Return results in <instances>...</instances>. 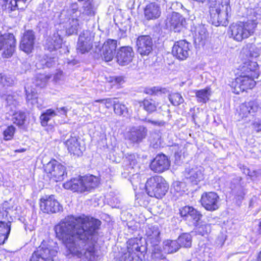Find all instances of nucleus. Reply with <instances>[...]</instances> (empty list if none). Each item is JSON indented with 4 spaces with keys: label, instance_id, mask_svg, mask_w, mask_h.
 I'll list each match as a JSON object with an SVG mask.
<instances>
[{
    "label": "nucleus",
    "instance_id": "9",
    "mask_svg": "<svg viewBox=\"0 0 261 261\" xmlns=\"http://www.w3.org/2000/svg\"><path fill=\"white\" fill-rule=\"evenodd\" d=\"M191 47L190 43L186 40H179L174 43L172 54L178 60H185L189 56Z\"/></svg>",
    "mask_w": 261,
    "mask_h": 261
},
{
    "label": "nucleus",
    "instance_id": "46",
    "mask_svg": "<svg viewBox=\"0 0 261 261\" xmlns=\"http://www.w3.org/2000/svg\"><path fill=\"white\" fill-rule=\"evenodd\" d=\"M15 130V127L13 125L8 126L3 132L4 139L6 141L11 140L13 137Z\"/></svg>",
    "mask_w": 261,
    "mask_h": 261
},
{
    "label": "nucleus",
    "instance_id": "6",
    "mask_svg": "<svg viewBox=\"0 0 261 261\" xmlns=\"http://www.w3.org/2000/svg\"><path fill=\"white\" fill-rule=\"evenodd\" d=\"M44 171L50 179L56 182L63 180L67 175L66 167L55 160L44 166Z\"/></svg>",
    "mask_w": 261,
    "mask_h": 261
},
{
    "label": "nucleus",
    "instance_id": "34",
    "mask_svg": "<svg viewBox=\"0 0 261 261\" xmlns=\"http://www.w3.org/2000/svg\"><path fill=\"white\" fill-rule=\"evenodd\" d=\"M24 89L27 103L32 106L37 103L38 95L36 90L33 89L30 90L29 88L27 89L26 87Z\"/></svg>",
    "mask_w": 261,
    "mask_h": 261
},
{
    "label": "nucleus",
    "instance_id": "61",
    "mask_svg": "<svg viewBox=\"0 0 261 261\" xmlns=\"http://www.w3.org/2000/svg\"><path fill=\"white\" fill-rule=\"evenodd\" d=\"M250 171L251 170L248 168L245 167L243 168V173L248 176H249Z\"/></svg>",
    "mask_w": 261,
    "mask_h": 261
},
{
    "label": "nucleus",
    "instance_id": "50",
    "mask_svg": "<svg viewBox=\"0 0 261 261\" xmlns=\"http://www.w3.org/2000/svg\"><path fill=\"white\" fill-rule=\"evenodd\" d=\"M152 256L154 261H168L161 252H155L152 254Z\"/></svg>",
    "mask_w": 261,
    "mask_h": 261
},
{
    "label": "nucleus",
    "instance_id": "51",
    "mask_svg": "<svg viewBox=\"0 0 261 261\" xmlns=\"http://www.w3.org/2000/svg\"><path fill=\"white\" fill-rule=\"evenodd\" d=\"M208 231H210L209 225H201L199 227L197 230L198 232L202 236H204L205 234L207 233Z\"/></svg>",
    "mask_w": 261,
    "mask_h": 261
},
{
    "label": "nucleus",
    "instance_id": "2",
    "mask_svg": "<svg viewBox=\"0 0 261 261\" xmlns=\"http://www.w3.org/2000/svg\"><path fill=\"white\" fill-rule=\"evenodd\" d=\"M96 7L93 0H86L78 13L76 3L72 4L69 9L63 10L61 13V23L68 35L76 34L79 27V19L89 21L96 14Z\"/></svg>",
    "mask_w": 261,
    "mask_h": 261
},
{
    "label": "nucleus",
    "instance_id": "11",
    "mask_svg": "<svg viewBox=\"0 0 261 261\" xmlns=\"http://www.w3.org/2000/svg\"><path fill=\"white\" fill-rule=\"evenodd\" d=\"M137 50L142 56H148L152 50L153 42L149 35L139 36L136 40Z\"/></svg>",
    "mask_w": 261,
    "mask_h": 261
},
{
    "label": "nucleus",
    "instance_id": "29",
    "mask_svg": "<svg viewBox=\"0 0 261 261\" xmlns=\"http://www.w3.org/2000/svg\"><path fill=\"white\" fill-rule=\"evenodd\" d=\"M241 74H247L252 77H258V65L255 62L250 61L244 64L241 69Z\"/></svg>",
    "mask_w": 261,
    "mask_h": 261
},
{
    "label": "nucleus",
    "instance_id": "31",
    "mask_svg": "<svg viewBox=\"0 0 261 261\" xmlns=\"http://www.w3.org/2000/svg\"><path fill=\"white\" fill-rule=\"evenodd\" d=\"M207 37L206 29L203 26H200L196 29L194 41L199 45H204Z\"/></svg>",
    "mask_w": 261,
    "mask_h": 261
},
{
    "label": "nucleus",
    "instance_id": "19",
    "mask_svg": "<svg viewBox=\"0 0 261 261\" xmlns=\"http://www.w3.org/2000/svg\"><path fill=\"white\" fill-rule=\"evenodd\" d=\"M117 40L109 39L103 44L102 47L101 57L106 62L112 60L116 53Z\"/></svg>",
    "mask_w": 261,
    "mask_h": 261
},
{
    "label": "nucleus",
    "instance_id": "14",
    "mask_svg": "<svg viewBox=\"0 0 261 261\" xmlns=\"http://www.w3.org/2000/svg\"><path fill=\"white\" fill-rule=\"evenodd\" d=\"M35 39L34 31L28 30L24 32L20 43V49L27 54L31 53L34 49Z\"/></svg>",
    "mask_w": 261,
    "mask_h": 261
},
{
    "label": "nucleus",
    "instance_id": "4",
    "mask_svg": "<svg viewBox=\"0 0 261 261\" xmlns=\"http://www.w3.org/2000/svg\"><path fill=\"white\" fill-rule=\"evenodd\" d=\"M256 25L257 23L253 21L240 22L230 27L231 35L234 40L241 41L254 34Z\"/></svg>",
    "mask_w": 261,
    "mask_h": 261
},
{
    "label": "nucleus",
    "instance_id": "18",
    "mask_svg": "<svg viewBox=\"0 0 261 261\" xmlns=\"http://www.w3.org/2000/svg\"><path fill=\"white\" fill-rule=\"evenodd\" d=\"M145 235L146 243L153 246H158L161 241L160 231L158 226L147 225L146 227Z\"/></svg>",
    "mask_w": 261,
    "mask_h": 261
},
{
    "label": "nucleus",
    "instance_id": "52",
    "mask_svg": "<svg viewBox=\"0 0 261 261\" xmlns=\"http://www.w3.org/2000/svg\"><path fill=\"white\" fill-rule=\"evenodd\" d=\"M253 126L254 129L257 132H259L261 131V119H257L255 120L253 123Z\"/></svg>",
    "mask_w": 261,
    "mask_h": 261
},
{
    "label": "nucleus",
    "instance_id": "21",
    "mask_svg": "<svg viewBox=\"0 0 261 261\" xmlns=\"http://www.w3.org/2000/svg\"><path fill=\"white\" fill-rule=\"evenodd\" d=\"M246 185V184L242 181L241 177L236 176L231 180L229 188L236 196L243 198L247 193Z\"/></svg>",
    "mask_w": 261,
    "mask_h": 261
},
{
    "label": "nucleus",
    "instance_id": "35",
    "mask_svg": "<svg viewBox=\"0 0 261 261\" xmlns=\"http://www.w3.org/2000/svg\"><path fill=\"white\" fill-rule=\"evenodd\" d=\"M56 115H57V114L55 110L51 109L46 110L45 112L42 114L40 116L42 126H46L48 122L50 120V119Z\"/></svg>",
    "mask_w": 261,
    "mask_h": 261
},
{
    "label": "nucleus",
    "instance_id": "55",
    "mask_svg": "<svg viewBox=\"0 0 261 261\" xmlns=\"http://www.w3.org/2000/svg\"><path fill=\"white\" fill-rule=\"evenodd\" d=\"M182 184L179 181H174L173 184V188L175 191H176L177 192H179L181 190V186Z\"/></svg>",
    "mask_w": 261,
    "mask_h": 261
},
{
    "label": "nucleus",
    "instance_id": "40",
    "mask_svg": "<svg viewBox=\"0 0 261 261\" xmlns=\"http://www.w3.org/2000/svg\"><path fill=\"white\" fill-rule=\"evenodd\" d=\"M144 109L148 113L154 112L156 109L157 104L152 99H145L143 101Z\"/></svg>",
    "mask_w": 261,
    "mask_h": 261
},
{
    "label": "nucleus",
    "instance_id": "7",
    "mask_svg": "<svg viewBox=\"0 0 261 261\" xmlns=\"http://www.w3.org/2000/svg\"><path fill=\"white\" fill-rule=\"evenodd\" d=\"M94 33L90 30H84L80 35L77 44V50L81 54L87 53L93 46Z\"/></svg>",
    "mask_w": 261,
    "mask_h": 261
},
{
    "label": "nucleus",
    "instance_id": "49",
    "mask_svg": "<svg viewBox=\"0 0 261 261\" xmlns=\"http://www.w3.org/2000/svg\"><path fill=\"white\" fill-rule=\"evenodd\" d=\"M145 121L148 123H151L154 126H164L165 122L163 120L158 119H153L148 117H146Z\"/></svg>",
    "mask_w": 261,
    "mask_h": 261
},
{
    "label": "nucleus",
    "instance_id": "15",
    "mask_svg": "<svg viewBox=\"0 0 261 261\" xmlns=\"http://www.w3.org/2000/svg\"><path fill=\"white\" fill-rule=\"evenodd\" d=\"M147 132V128L143 125L134 126L127 133V138L132 143L139 144L146 138Z\"/></svg>",
    "mask_w": 261,
    "mask_h": 261
},
{
    "label": "nucleus",
    "instance_id": "5",
    "mask_svg": "<svg viewBox=\"0 0 261 261\" xmlns=\"http://www.w3.org/2000/svg\"><path fill=\"white\" fill-rule=\"evenodd\" d=\"M53 242L43 241L33 252L29 261H50L57 253V251L51 244Z\"/></svg>",
    "mask_w": 261,
    "mask_h": 261
},
{
    "label": "nucleus",
    "instance_id": "17",
    "mask_svg": "<svg viewBox=\"0 0 261 261\" xmlns=\"http://www.w3.org/2000/svg\"><path fill=\"white\" fill-rule=\"evenodd\" d=\"M185 19L179 13L173 12L169 15L166 20V25L167 28L175 32H179L183 28Z\"/></svg>",
    "mask_w": 261,
    "mask_h": 261
},
{
    "label": "nucleus",
    "instance_id": "60",
    "mask_svg": "<svg viewBox=\"0 0 261 261\" xmlns=\"http://www.w3.org/2000/svg\"><path fill=\"white\" fill-rule=\"evenodd\" d=\"M249 176H250L251 177H256L257 176V172L254 170L250 171Z\"/></svg>",
    "mask_w": 261,
    "mask_h": 261
},
{
    "label": "nucleus",
    "instance_id": "54",
    "mask_svg": "<svg viewBox=\"0 0 261 261\" xmlns=\"http://www.w3.org/2000/svg\"><path fill=\"white\" fill-rule=\"evenodd\" d=\"M57 114L59 113L61 115H66L68 109L66 107H63L60 108H57L56 110H55Z\"/></svg>",
    "mask_w": 261,
    "mask_h": 261
},
{
    "label": "nucleus",
    "instance_id": "23",
    "mask_svg": "<svg viewBox=\"0 0 261 261\" xmlns=\"http://www.w3.org/2000/svg\"><path fill=\"white\" fill-rule=\"evenodd\" d=\"M145 18L148 20H154L158 18L161 14L160 5L156 2L147 4L144 10Z\"/></svg>",
    "mask_w": 261,
    "mask_h": 261
},
{
    "label": "nucleus",
    "instance_id": "13",
    "mask_svg": "<svg viewBox=\"0 0 261 261\" xmlns=\"http://www.w3.org/2000/svg\"><path fill=\"white\" fill-rule=\"evenodd\" d=\"M40 207L43 212L48 214L56 213L62 208L58 201L55 199L53 195L46 199L41 198Z\"/></svg>",
    "mask_w": 261,
    "mask_h": 261
},
{
    "label": "nucleus",
    "instance_id": "59",
    "mask_svg": "<svg viewBox=\"0 0 261 261\" xmlns=\"http://www.w3.org/2000/svg\"><path fill=\"white\" fill-rule=\"evenodd\" d=\"M67 63L68 65L71 66H74L79 63V62L77 60L75 59H73L71 60H68L67 61Z\"/></svg>",
    "mask_w": 261,
    "mask_h": 261
},
{
    "label": "nucleus",
    "instance_id": "26",
    "mask_svg": "<svg viewBox=\"0 0 261 261\" xmlns=\"http://www.w3.org/2000/svg\"><path fill=\"white\" fill-rule=\"evenodd\" d=\"M230 8L228 5L225 6H219L214 10L213 8L210 10L212 13L213 11H215L216 14H214V18H216L219 24L222 25H225L226 23V16L227 15L228 9Z\"/></svg>",
    "mask_w": 261,
    "mask_h": 261
},
{
    "label": "nucleus",
    "instance_id": "30",
    "mask_svg": "<svg viewBox=\"0 0 261 261\" xmlns=\"http://www.w3.org/2000/svg\"><path fill=\"white\" fill-rule=\"evenodd\" d=\"M65 144L70 153L77 156H80L82 154V149L81 148L75 137H71L70 138L67 139L65 142Z\"/></svg>",
    "mask_w": 261,
    "mask_h": 261
},
{
    "label": "nucleus",
    "instance_id": "27",
    "mask_svg": "<svg viewBox=\"0 0 261 261\" xmlns=\"http://www.w3.org/2000/svg\"><path fill=\"white\" fill-rule=\"evenodd\" d=\"M84 192H90L97 188L99 184V178L92 175L82 176Z\"/></svg>",
    "mask_w": 261,
    "mask_h": 261
},
{
    "label": "nucleus",
    "instance_id": "16",
    "mask_svg": "<svg viewBox=\"0 0 261 261\" xmlns=\"http://www.w3.org/2000/svg\"><path fill=\"white\" fill-rule=\"evenodd\" d=\"M134 57V52L130 46H123L117 51L116 58L118 64L121 66L128 65Z\"/></svg>",
    "mask_w": 261,
    "mask_h": 261
},
{
    "label": "nucleus",
    "instance_id": "8",
    "mask_svg": "<svg viewBox=\"0 0 261 261\" xmlns=\"http://www.w3.org/2000/svg\"><path fill=\"white\" fill-rule=\"evenodd\" d=\"M16 40L11 33L2 34L0 32V50L4 49V54L8 58L15 50Z\"/></svg>",
    "mask_w": 261,
    "mask_h": 261
},
{
    "label": "nucleus",
    "instance_id": "63",
    "mask_svg": "<svg viewBox=\"0 0 261 261\" xmlns=\"http://www.w3.org/2000/svg\"><path fill=\"white\" fill-rule=\"evenodd\" d=\"M177 220L178 221H179V220H178V218L177 217H173L172 218V221H175L176 222V220Z\"/></svg>",
    "mask_w": 261,
    "mask_h": 261
},
{
    "label": "nucleus",
    "instance_id": "44",
    "mask_svg": "<svg viewBox=\"0 0 261 261\" xmlns=\"http://www.w3.org/2000/svg\"><path fill=\"white\" fill-rule=\"evenodd\" d=\"M0 83L3 87L12 86L14 84V80L10 76L1 74Z\"/></svg>",
    "mask_w": 261,
    "mask_h": 261
},
{
    "label": "nucleus",
    "instance_id": "36",
    "mask_svg": "<svg viewBox=\"0 0 261 261\" xmlns=\"http://www.w3.org/2000/svg\"><path fill=\"white\" fill-rule=\"evenodd\" d=\"M180 247L189 248L192 244V237L187 233L181 234L177 239Z\"/></svg>",
    "mask_w": 261,
    "mask_h": 261
},
{
    "label": "nucleus",
    "instance_id": "62",
    "mask_svg": "<svg viewBox=\"0 0 261 261\" xmlns=\"http://www.w3.org/2000/svg\"><path fill=\"white\" fill-rule=\"evenodd\" d=\"M257 261H261V251L258 254Z\"/></svg>",
    "mask_w": 261,
    "mask_h": 261
},
{
    "label": "nucleus",
    "instance_id": "12",
    "mask_svg": "<svg viewBox=\"0 0 261 261\" xmlns=\"http://www.w3.org/2000/svg\"><path fill=\"white\" fill-rule=\"evenodd\" d=\"M219 197L213 192L204 193L201 197V205L207 211H214L219 208Z\"/></svg>",
    "mask_w": 261,
    "mask_h": 261
},
{
    "label": "nucleus",
    "instance_id": "48",
    "mask_svg": "<svg viewBox=\"0 0 261 261\" xmlns=\"http://www.w3.org/2000/svg\"><path fill=\"white\" fill-rule=\"evenodd\" d=\"M126 158L127 159V160L129 162L130 165L133 166L137 164L138 161L139 160V156L135 153L128 154Z\"/></svg>",
    "mask_w": 261,
    "mask_h": 261
},
{
    "label": "nucleus",
    "instance_id": "41",
    "mask_svg": "<svg viewBox=\"0 0 261 261\" xmlns=\"http://www.w3.org/2000/svg\"><path fill=\"white\" fill-rule=\"evenodd\" d=\"M192 212H193L191 214V216H189L187 221L191 223L192 225L196 226L198 225V222L200 220L202 215L199 211L195 208Z\"/></svg>",
    "mask_w": 261,
    "mask_h": 261
},
{
    "label": "nucleus",
    "instance_id": "20",
    "mask_svg": "<svg viewBox=\"0 0 261 261\" xmlns=\"http://www.w3.org/2000/svg\"><path fill=\"white\" fill-rule=\"evenodd\" d=\"M203 169L201 167L186 168L183 173L186 179L193 184L197 185L203 178Z\"/></svg>",
    "mask_w": 261,
    "mask_h": 261
},
{
    "label": "nucleus",
    "instance_id": "45",
    "mask_svg": "<svg viewBox=\"0 0 261 261\" xmlns=\"http://www.w3.org/2000/svg\"><path fill=\"white\" fill-rule=\"evenodd\" d=\"M194 210V208L192 206H185L179 209V214L184 219L187 221L188 218H189V216H191V214L193 212L192 211H193Z\"/></svg>",
    "mask_w": 261,
    "mask_h": 261
},
{
    "label": "nucleus",
    "instance_id": "10",
    "mask_svg": "<svg viewBox=\"0 0 261 261\" xmlns=\"http://www.w3.org/2000/svg\"><path fill=\"white\" fill-rule=\"evenodd\" d=\"M170 166L169 159L163 153L156 155L150 164V169L155 173H162L168 170Z\"/></svg>",
    "mask_w": 261,
    "mask_h": 261
},
{
    "label": "nucleus",
    "instance_id": "43",
    "mask_svg": "<svg viewBox=\"0 0 261 261\" xmlns=\"http://www.w3.org/2000/svg\"><path fill=\"white\" fill-rule=\"evenodd\" d=\"M117 100V98H107L96 100L93 102V106H97L96 103H104L106 108L109 109L112 106L114 107V106Z\"/></svg>",
    "mask_w": 261,
    "mask_h": 261
},
{
    "label": "nucleus",
    "instance_id": "38",
    "mask_svg": "<svg viewBox=\"0 0 261 261\" xmlns=\"http://www.w3.org/2000/svg\"><path fill=\"white\" fill-rule=\"evenodd\" d=\"M25 118V113L21 111H19L13 114L12 121L13 123L16 125L21 126L24 124Z\"/></svg>",
    "mask_w": 261,
    "mask_h": 261
},
{
    "label": "nucleus",
    "instance_id": "37",
    "mask_svg": "<svg viewBox=\"0 0 261 261\" xmlns=\"http://www.w3.org/2000/svg\"><path fill=\"white\" fill-rule=\"evenodd\" d=\"M196 96L198 102L206 103L209 100L210 91L209 89H204L196 91Z\"/></svg>",
    "mask_w": 261,
    "mask_h": 261
},
{
    "label": "nucleus",
    "instance_id": "47",
    "mask_svg": "<svg viewBox=\"0 0 261 261\" xmlns=\"http://www.w3.org/2000/svg\"><path fill=\"white\" fill-rule=\"evenodd\" d=\"M127 248L129 254H130L129 258L131 257L130 255H133L134 251L137 252L141 251L140 247L138 243H135L134 240H130L129 241V246L127 247Z\"/></svg>",
    "mask_w": 261,
    "mask_h": 261
},
{
    "label": "nucleus",
    "instance_id": "1",
    "mask_svg": "<svg viewBox=\"0 0 261 261\" xmlns=\"http://www.w3.org/2000/svg\"><path fill=\"white\" fill-rule=\"evenodd\" d=\"M101 222L84 215H70L54 227L57 238L62 241L69 253L87 261H95L97 257L95 249L98 229Z\"/></svg>",
    "mask_w": 261,
    "mask_h": 261
},
{
    "label": "nucleus",
    "instance_id": "24",
    "mask_svg": "<svg viewBox=\"0 0 261 261\" xmlns=\"http://www.w3.org/2000/svg\"><path fill=\"white\" fill-rule=\"evenodd\" d=\"M261 102L258 100H250L241 105L240 111L243 116L247 117L249 114H254L261 109Z\"/></svg>",
    "mask_w": 261,
    "mask_h": 261
},
{
    "label": "nucleus",
    "instance_id": "32",
    "mask_svg": "<svg viewBox=\"0 0 261 261\" xmlns=\"http://www.w3.org/2000/svg\"><path fill=\"white\" fill-rule=\"evenodd\" d=\"M180 248L177 240H167L163 242L164 251L167 253H173L176 252Z\"/></svg>",
    "mask_w": 261,
    "mask_h": 261
},
{
    "label": "nucleus",
    "instance_id": "22",
    "mask_svg": "<svg viewBox=\"0 0 261 261\" xmlns=\"http://www.w3.org/2000/svg\"><path fill=\"white\" fill-rule=\"evenodd\" d=\"M258 77H252L247 74H240L236 79L235 88H239L241 91H244L248 89H252L255 85V79Z\"/></svg>",
    "mask_w": 261,
    "mask_h": 261
},
{
    "label": "nucleus",
    "instance_id": "58",
    "mask_svg": "<svg viewBox=\"0 0 261 261\" xmlns=\"http://www.w3.org/2000/svg\"><path fill=\"white\" fill-rule=\"evenodd\" d=\"M159 91V89L156 87H153L151 89L147 90L146 92L147 94H156V92Z\"/></svg>",
    "mask_w": 261,
    "mask_h": 261
},
{
    "label": "nucleus",
    "instance_id": "57",
    "mask_svg": "<svg viewBox=\"0 0 261 261\" xmlns=\"http://www.w3.org/2000/svg\"><path fill=\"white\" fill-rule=\"evenodd\" d=\"M113 81L117 84H121L124 81L122 76H115L113 77Z\"/></svg>",
    "mask_w": 261,
    "mask_h": 261
},
{
    "label": "nucleus",
    "instance_id": "64",
    "mask_svg": "<svg viewBox=\"0 0 261 261\" xmlns=\"http://www.w3.org/2000/svg\"><path fill=\"white\" fill-rule=\"evenodd\" d=\"M25 150V149H20V150H19V149H18V150H16L15 151V152H23V151H24Z\"/></svg>",
    "mask_w": 261,
    "mask_h": 261
},
{
    "label": "nucleus",
    "instance_id": "3",
    "mask_svg": "<svg viewBox=\"0 0 261 261\" xmlns=\"http://www.w3.org/2000/svg\"><path fill=\"white\" fill-rule=\"evenodd\" d=\"M168 184L161 176H154L148 178L145 188L147 194L158 199L162 198L168 191Z\"/></svg>",
    "mask_w": 261,
    "mask_h": 261
},
{
    "label": "nucleus",
    "instance_id": "56",
    "mask_svg": "<svg viewBox=\"0 0 261 261\" xmlns=\"http://www.w3.org/2000/svg\"><path fill=\"white\" fill-rule=\"evenodd\" d=\"M55 64V58H50L48 60L46 61L45 63V65L47 67H50Z\"/></svg>",
    "mask_w": 261,
    "mask_h": 261
},
{
    "label": "nucleus",
    "instance_id": "33",
    "mask_svg": "<svg viewBox=\"0 0 261 261\" xmlns=\"http://www.w3.org/2000/svg\"><path fill=\"white\" fill-rule=\"evenodd\" d=\"M10 222L5 223L0 221V245L4 244L7 240L11 230Z\"/></svg>",
    "mask_w": 261,
    "mask_h": 261
},
{
    "label": "nucleus",
    "instance_id": "25",
    "mask_svg": "<svg viewBox=\"0 0 261 261\" xmlns=\"http://www.w3.org/2000/svg\"><path fill=\"white\" fill-rule=\"evenodd\" d=\"M62 39L58 32L54 33L46 41L45 48L49 51L57 50L61 47Z\"/></svg>",
    "mask_w": 261,
    "mask_h": 261
},
{
    "label": "nucleus",
    "instance_id": "28",
    "mask_svg": "<svg viewBox=\"0 0 261 261\" xmlns=\"http://www.w3.org/2000/svg\"><path fill=\"white\" fill-rule=\"evenodd\" d=\"M63 187L65 189L71 190L73 192H84L82 176L77 178H73L69 181H66L64 184Z\"/></svg>",
    "mask_w": 261,
    "mask_h": 261
},
{
    "label": "nucleus",
    "instance_id": "53",
    "mask_svg": "<svg viewBox=\"0 0 261 261\" xmlns=\"http://www.w3.org/2000/svg\"><path fill=\"white\" fill-rule=\"evenodd\" d=\"M6 100L9 105H15L16 103V101L14 98V96L12 95H7L6 98Z\"/></svg>",
    "mask_w": 261,
    "mask_h": 261
},
{
    "label": "nucleus",
    "instance_id": "42",
    "mask_svg": "<svg viewBox=\"0 0 261 261\" xmlns=\"http://www.w3.org/2000/svg\"><path fill=\"white\" fill-rule=\"evenodd\" d=\"M169 99L171 103L175 106L183 103L184 99L180 93H173L169 95Z\"/></svg>",
    "mask_w": 261,
    "mask_h": 261
},
{
    "label": "nucleus",
    "instance_id": "39",
    "mask_svg": "<svg viewBox=\"0 0 261 261\" xmlns=\"http://www.w3.org/2000/svg\"><path fill=\"white\" fill-rule=\"evenodd\" d=\"M114 111L115 114L124 116H126L128 112V109L125 105L120 103L118 100L114 106Z\"/></svg>",
    "mask_w": 261,
    "mask_h": 261
}]
</instances>
